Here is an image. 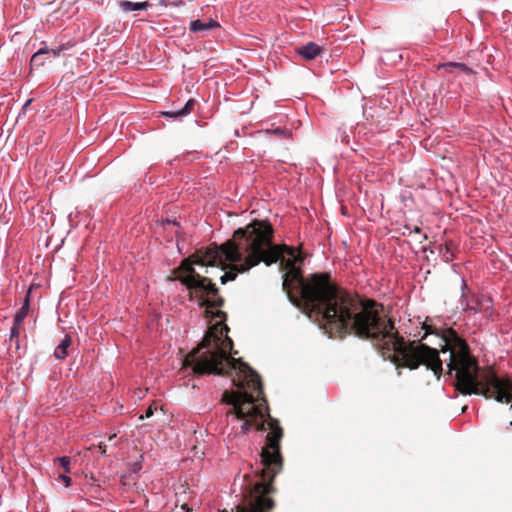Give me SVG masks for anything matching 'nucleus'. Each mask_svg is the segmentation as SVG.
I'll return each mask as SVG.
<instances>
[{
  "label": "nucleus",
  "mask_w": 512,
  "mask_h": 512,
  "mask_svg": "<svg viewBox=\"0 0 512 512\" xmlns=\"http://www.w3.org/2000/svg\"><path fill=\"white\" fill-rule=\"evenodd\" d=\"M60 466L64 469L65 473H68L70 471V458L67 456L59 457L56 459Z\"/></svg>",
  "instance_id": "4468645a"
},
{
  "label": "nucleus",
  "mask_w": 512,
  "mask_h": 512,
  "mask_svg": "<svg viewBox=\"0 0 512 512\" xmlns=\"http://www.w3.org/2000/svg\"><path fill=\"white\" fill-rule=\"evenodd\" d=\"M414 231L419 233L420 232V228L416 227Z\"/></svg>",
  "instance_id": "aec40b11"
},
{
  "label": "nucleus",
  "mask_w": 512,
  "mask_h": 512,
  "mask_svg": "<svg viewBox=\"0 0 512 512\" xmlns=\"http://www.w3.org/2000/svg\"><path fill=\"white\" fill-rule=\"evenodd\" d=\"M154 409H155V408H153L152 406H150V407L146 410V412H145V417H146V418H149L150 416H152V415H153V413H154ZM140 418H141V419H143V418H144V416L142 415Z\"/></svg>",
  "instance_id": "f3484780"
},
{
  "label": "nucleus",
  "mask_w": 512,
  "mask_h": 512,
  "mask_svg": "<svg viewBox=\"0 0 512 512\" xmlns=\"http://www.w3.org/2000/svg\"><path fill=\"white\" fill-rule=\"evenodd\" d=\"M269 417L270 433L267 435V443L261 452V464L263 465L257 480L249 482L246 486L244 506H237V512H265L273 507V501L268 497L272 491L271 482L282 469V457L279 441L283 432L278 421Z\"/></svg>",
  "instance_id": "f257e3e1"
},
{
  "label": "nucleus",
  "mask_w": 512,
  "mask_h": 512,
  "mask_svg": "<svg viewBox=\"0 0 512 512\" xmlns=\"http://www.w3.org/2000/svg\"><path fill=\"white\" fill-rule=\"evenodd\" d=\"M59 479L64 482L66 487H69L71 485V478L67 476L66 473L60 474Z\"/></svg>",
  "instance_id": "dca6fc26"
},
{
  "label": "nucleus",
  "mask_w": 512,
  "mask_h": 512,
  "mask_svg": "<svg viewBox=\"0 0 512 512\" xmlns=\"http://www.w3.org/2000/svg\"><path fill=\"white\" fill-rule=\"evenodd\" d=\"M443 68L448 73H465L467 75H473L474 71L463 63L449 62L443 65Z\"/></svg>",
  "instance_id": "0eeeda50"
},
{
  "label": "nucleus",
  "mask_w": 512,
  "mask_h": 512,
  "mask_svg": "<svg viewBox=\"0 0 512 512\" xmlns=\"http://www.w3.org/2000/svg\"><path fill=\"white\" fill-rule=\"evenodd\" d=\"M266 133L268 135H276V136H283V137H288V132L282 128H275V129H269V130H266Z\"/></svg>",
  "instance_id": "2eb2a0df"
},
{
  "label": "nucleus",
  "mask_w": 512,
  "mask_h": 512,
  "mask_svg": "<svg viewBox=\"0 0 512 512\" xmlns=\"http://www.w3.org/2000/svg\"><path fill=\"white\" fill-rule=\"evenodd\" d=\"M45 54H50V49L47 46L41 47L31 58L30 64L32 66H42L44 61H38V58Z\"/></svg>",
  "instance_id": "9d476101"
},
{
  "label": "nucleus",
  "mask_w": 512,
  "mask_h": 512,
  "mask_svg": "<svg viewBox=\"0 0 512 512\" xmlns=\"http://www.w3.org/2000/svg\"><path fill=\"white\" fill-rule=\"evenodd\" d=\"M510 426H512V421L510 422Z\"/></svg>",
  "instance_id": "4be33fe9"
},
{
  "label": "nucleus",
  "mask_w": 512,
  "mask_h": 512,
  "mask_svg": "<svg viewBox=\"0 0 512 512\" xmlns=\"http://www.w3.org/2000/svg\"><path fill=\"white\" fill-rule=\"evenodd\" d=\"M29 312V298L26 297L23 305L21 308L17 311L15 317H14V323L16 326H21L28 315Z\"/></svg>",
  "instance_id": "1a4fd4ad"
},
{
  "label": "nucleus",
  "mask_w": 512,
  "mask_h": 512,
  "mask_svg": "<svg viewBox=\"0 0 512 512\" xmlns=\"http://www.w3.org/2000/svg\"><path fill=\"white\" fill-rule=\"evenodd\" d=\"M119 7L124 12H133L140 10H147L150 4L147 1L144 2H132L129 0H123L119 2Z\"/></svg>",
  "instance_id": "39448f33"
},
{
  "label": "nucleus",
  "mask_w": 512,
  "mask_h": 512,
  "mask_svg": "<svg viewBox=\"0 0 512 512\" xmlns=\"http://www.w3.org/2000/svg\"><path fill=\"white\" fill-rule=\"evenodd\" d=\"M167 223L170 224V221H168ZM171 224L178 225V223L176 221H172Z\"/></svg>",
  "instance_id": "6ab92c4d"
},
{
  "label": "nucleus",
  "mask_w": 512,
  "mask_h": 512,
  "mask_svg": "<svg viewBox=\"0 0 512 512\" xmlns=\"http://www.w3.org/2000/svg\"><path fill=\"white\" fill-rule=\"evenodd\" d=\"M460 305L464 312L477 314L492 310V299L485 294H475L470 291L464 279L461 283Z\"/></svg>",
  "instance_id": "f03ea898"
},
{
  "label": "nucleus",
  "mask_w": 512,
  "mask_h": 512,
  "mask_svg": "<svg viewBox=\"0 0 512 512\" xmlns=\"http://www.w3.org/2000/svg\"><path fill=\"white\" fill-rule=\"evenodd\" d=\"M194 105H195V100L190 99L186 102V104L184 105V107L182 109L177 110V111L165 112L164 115L167 117H170V118H177L180 116L188 115L193 110Z\"/></svg>",
  "instance_id": "6e6552de"
},
{
  "label": "nucleus",
  "mask_w": 512,
  "mask_h": 512,
  "mask_svg": "<svg viewBox=\"0 0 512 512\" xmlns=\"http://www.w3.org/2000/svg\"><path fill=\"white\" fill-rule=\"evenodd\" d=\"M439 253L441 254V256L445 262L452 261L453 253L447 243L444 245H440Z\"/></svg>",
  "instance_id": "9b49d317"
},
{
  "label": "nucleus",
  "mask_w": 512,
  "mask_h": 512,
  "mask_svg": "<svg viewBox=\"0 0 512 512\" xmlns=\"http://www.w3.org/2000/svg\"><path fill=\"white\" fill-rule=\"evenodd\" d=\"M71 343V336L65 335L54 350V356L57 360H62L68 355V348L71 346Z\"/></svg>",
  "instance_id": "423d86ee"
},
{
  "label": "nucleus",
  "mask_w": 512,
  "mask_h": 512,
  "mask_svg": "<svg viewBox=\"0 0 512 512\" xmlns=\"http://www.w3.org/2000/svg\"><path fill=\"white\" fill-rule=\"evenodd\" d=\"M220 24L214 19H209L207 22H203L199 19L190 22L189 29L193 33L205 32L212 29L219 28Z\"/></svg>",
  "instance_id": "20e7f679"
},
{
  "label": "nucleus",
  "mask_w": 512,
  "mask_h": 512,
  "mask_svg": "<svg viewBox=\"0 0 512 512\" xmlns=\"http://www.w3.org/2000/svg\"><path fill=\"white\" fill-rule=\"evenodd\" d=\"M69 47H71V45L69 43L67 44H62V45H59L55 48H51L50 49V54H52L54 57H58L60 56V54L67 50Z\"/></svg>",
  "instance_id": "ddd939ff"
},
{
  "label": "nucleus",
  "mask_w": 512,
  "mask_h": 512,
  "mask_svg": "<svg viewBox=\"0 0 512 512\" xmlns=\"http://www.w3.org/2000/svg\"><path fill=\"white\" fill-rule=\"evenodd\" d=\"M297 53L307 60H313L322 53V48L315 42H309L296 49Z\"/></svg>",
  "instance_id": "7ed1b4c3"
},
{
  "label": "nucleus",
  "mask_w": 512,
  "mask_h": 512,
  "mask_svg": "<svg viewBox=\"0 0 512 512\" xmlns=\"http://www.w3.org/2000/svg\"><path fill=\"white\" fill-rule=\"evenodd\" d=\"M30 102H31V100H27V102L25 103L24 106H27Z\"/></svg>",
  "instance_id": "412c9836"
},
{
  "label": "nucleus",
  "mask_w": 512,
  "mask_h": 512,
  "mask_svg": "<svg viewBox=\"0 0 512 512\" xmlns=\"http://www.w3.org/2000/svg\"><path fill=\"white\" fill-rule=\"evenodd\" d=\"M20 327L21 326H16V324L13 323V326L10 329V341L15 340L17 348L19 347Z\"/></svg>",
  "instance_id": "f8f14e48"
},
{
  "label": "nucleus",
  "mask_w": 512,
  "mask_h": 512,
  "mask_svg": "<svg viewBox=\"0 0 512 512\" xmlns=\"http://www.w3.org/2000/svg\"><path fill=\"white\" fill-rule=\"evenodd\" d=\"M116 438V435L114 434L113 436H110L109 437V442H113V440Z\"/></svg>",
  "instance_id": "a211bd4d"
}]
</instances>
